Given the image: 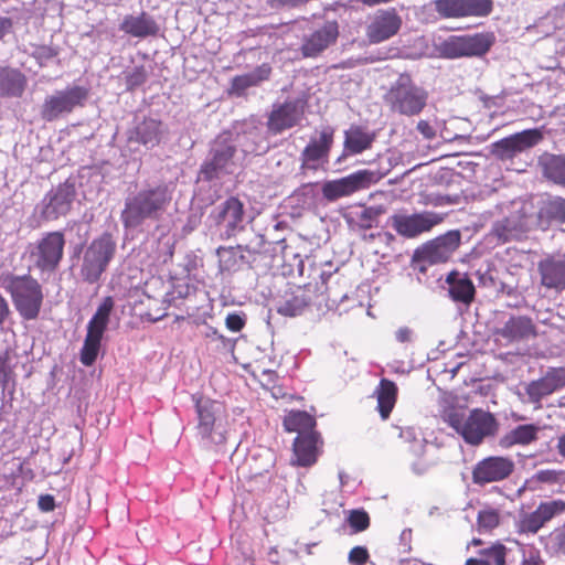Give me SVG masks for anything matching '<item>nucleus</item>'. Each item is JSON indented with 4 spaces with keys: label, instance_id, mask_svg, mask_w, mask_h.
Returning <instances> with one entry per match:
<instances>
[{
    "label": "nucleus",
    "instance_id": "26",
    "mask_svg": "<svg viewBox=\"0 0 565 565\" xmlns=\"http://www.w3.org/2000/svg\"><path fill=\"white\" fill-rule=\"evenodd\" d=\"M114 249H85L82 276L87 282H96L113 258Z\"/></svg>",
    "mask_w": 565,
    "mask_h": 565
},
{
    "label": "nucleus",
    "instance_id": "17",
    "mask_svg": "<svg viewBox=\"0 0 565 565\" xmlns=\"http://www.w3.org/2000/svg\"><path fill=\"white\" fill-rule=\"evenodd\" d=\"M220 236L230 238L244 227V205L236 198H230L215 212Z\"/></svg>",
    "mask_w": 565,
    "mask_h": 565
},
{
    "label": "nucleus",
    "instance_id": "32",
    "mask_svg": "<svg viewBox=\"0 0 565 565\" xmlns=\"http://www.w3.org/2000/svg\"><path fill=\"white\" fill-rule=\"evenodd\" d=\"M120 29L136 38L156 35L159 31V26L154 19L145 12L139 15H127L124 19Z\"/></svg>",
    "mask_w": 565,
    "mask_h": 565
},
{
    "label": "nucleus",
    "instance_id": "30",
    "mask_svg": "<svg viewBox=\"0 0 565 565\" xmlns=\"http://www.w3.org/2000/svg\"><path fill=\"white\" fill-rule=\"evenodd\" d=\"M446 282L449 285V296L454 301L465 305H470L473 301L476 288L468 276L451 271L448 274Z\"/></svg>",
    "mask_w": 565,
    "mask_h": 565
},
{
    "label": "nucleus",
    "instance_id": "14",
    "mask_svg": "<svg viewBox=\"0 0 565 565\" xmlns=\"http://www.w3.org/2000/svg\"><path fill=\"white\" fill-rule=\"evenodd\" d=\"M542 134L537 129L523 130L491 145V153L501 160H509L537 145Z\"/></svg>",
    "mask_w": 565,
    "mask_h": 565
},
{
    "label": "nucleus",
    "instance_id": "62",
    "mask_svg": "<svg viewBox=\"0 0 565 565\" xmlns=\"http://www.w3.org/2000/svg\"><path fill=\"white\" fill-rule=\"evenodd\" d=\"M520 565H544V561L537 551L530 552L524 556Z\"/></svg>",
    "mask_w": 565,
    "mask_h": 565
},
{
    "label": "nucleus",
    "instance_id": "56",
    "mask_svg": "<svg viewBox=\"0 0 565 565\" xmlns=\"http://www.w3.org/2000/svg\"><path fill=\"white\" fill-rule=\"evenodd\" d=\"M64 234L61 232H52L43 237L38 247H64Z\"/></svg>",
    "mask_w": 565,
    "mask_h": 565
},
{
    "label": "nucleus",
    "instance_id": "43",
    "mask_svg": "<svg viewBox=\"0 0 565 565\" xmlns=\"http://www.w3.org/2000/svg\"><path fill=\"white\" fill-rule=\"evenodd\" d=\"M525 391L532 403H539L543 397L555 392L545 375L530 382Z\"/></svg>",
    "mask_w": 565,
    "mask_h": 565
},
{
    "label": "nucleus",
    "instance_id": "59",
    "mask_svg": "<svg viewBox=\"0 0 565 565\" xmlns=\"http://www.w3.org/2000/svg\"><path fill=\"white\" fill-rule=\"evenodd\" d=\"M417 130L427 140H433L436 137V129L427 120H419L417 122Z\"/></svg>",
    "mask_w": 565,
    "mask_h": 565
},
{
    "label": "nucleus",
    "instance_id": "35",
    "mask_svg": "<svg viewBox=\"0 0 565 565\" xmlns=\"http://www.w3.org/2000/svg\"><path fill=\"white\" fill-rule=\"evenodd\" d=\"M316 418L305 411H291L284 418V428L288 433L298 435L316 431Z\"/></svg>",
    "mask_w": 565,
    "mask_h": 565
},
{
    "label": "nucleus",
    "instance_id": "7",
    "mask_svg": "<svg viewBox=\"0 0 565 565\" xmlns=\"http://www.w3.org/2000/svg\"><path fill=\"white\" fill-rule=\"evenodd\" d=\"M88 97L87 88L83 86H70L65 89L56 90L47 96L42 106V117L52 121L63 114L71 113L74 108L83 106Z\"/></svg>",
    "mask_w": 565,
    "mask_h": 565
},
{
    "label": "nucleus",
    "instance_id": "11",
    "mask_svg": "<svg viewBox=\"0 0 565 565\" xmlns=\"http://www.w3.org/2000/svg\"><path fill=\"white\" fill-rule=\"evenodd\" d=\"M445 218V214L423 211L413 214H395L392 216V226L397 234L414 238L423 233L429 232L433 227L440 224Z\"/></svg>",
    "mask_w": 565,
    "mask_h": 565
},
{
    "label": "nucleus",
    "instance_id": "49",
    "mask_svg": "<svg viewBox=\"0 0 565 565\" xmlns=\"http://www.w3.org/2000/svg\"><path fill=\"white\" fill-rule=\"evenodd\" d=\"M438 249H415L412 257V267L419 273H425L427 266L435 263L434 255Z\"/></svg>",
    "mask_w": 565,
    "mask_h": 565
},
{
    "label": "nucleus",
    "instance_id": "20",
    "mask_svg": "<svg viewBox=\"0 0 565 565\" xmlns=\"http://www.w3.org/2000/svg\"><path fill=\"white\" fill-rule=\"evenodd\" d=\"M541 285L558 292L565 290V254L554 253L537 264Z\"/></svg>",
    "mask_w": 565,
    "mask_h": 565
},
{
    "label": "nucleus",
    "instance_id": "28",
    "mask_svg": "<svg viewBox=\"0 0 565 565\" xmlns=\"http://www.w3.org/2000/svg\"><path fill=\"white\" fill-rule=\"evenodd\" d=\"M271 74L269 64H262L253 71L235 76L231 82L230 94L243 96L247 89L259 86Z\"/></svg>",
    "mask_w": 565,
    "mask_h": 565
},
{
    "label": "nucleus",
    "instance_id": "51",
    "mask_svg": "<svg viewBox=\"0 0 565 565\" xmlns=\"http://www.w3.org/2000/svg\"><path fill=\"white\" fill-rule=\"evenodd\" d=\"M280 257L286 262L287 274H292L296 270L302 273L305 267L303 259L299 254L295 253V249H280Z\"/></svg>",
    "mask_w": 565,
    "mask_h": 565
},
{
    "label": "nucleus",
    "instance_id": "64",
    "mask_svg": "<svg viewBox=\"0 0 565 565\" xmlns=\"http://www.w3.org/2000/svg\"><path fill=\"white\" fill-rule=\"evenodd\" d=\"M425 203L434 205V206H445V205L451 204L452 201L450 200L449 196L436 195V196H429Z\"/></svg>",
    "mask_w": 565,
    "mask_h": 565
},
{
    "label": "nucleus",
    "instance_id": "37",
    "mask_svg": "<svg viewBox=\"0 0 565 565\" xmlns=\"http://www.w3.org/2000/svg\"><path fill=\"white\" fill-rule=\"evenodd\" d=\"M544 175L554 183L565 185V156H544L541 159Z\"/></svg>",
    "mask_w": 565,
    "mask_h": 565
},
{
    "label": "nucleus",
    "instance_id": "52",
    "mask_svg": "<svg viewBox=\"0 0 565 565\" xmlns=\"http://www.w3.org/2000/svg\"><path fill=\"white\" fill-rule=\"evenodd\" d=\"M298 202H301L302 206L305 209H311L315 204V200L317 198V192L315 190V186L311 184L303 185L300 188L295 196Z\"/></svg>",
    "mask_w": 565,
    "mask_h": 565
},
{
    "label": "nucleus",
    "instance_id": "12",
    "mask_svg": "<svg viewBox=\"0 0 565 565\" xmlns=\"http://www.w3.org/2000/svg\"><path fill=\"white\" fill-rule=\"evenodd\" d=\"M515 463L510 457L489 456L478 461L472 469V482L486 486L508 479L514 471Z\"/></svg>",
    "mask_w": 565,
    "mask_h": 565
},
{
    "label": "nucleus",
    "instance_id": "47",
    "mask_svg": "<svg viewBox=\"0 0 565 565\" xmlns=\"http://www.w3.org/2000/svg\"><path fill=\"white\" fill-rule=\"evenodd\" d=\"M347 523L353 533H361L370 527L371 519L363 509H353L348 512Z\"/></svg>",
    "mask_w": 565,
    "mask_h": 565
},
{
    "label": "nucleus",
    "instance_id": "16",
    "mask_svg": "<svg viewBox=\"0 0 565 565\" xmlns=\"http://www.w3.org/2000/svg\"><path fill=\"white\" fill-rule=\"evenodd\" d=\"M402 26V18L395 9L379 10L369 18L366 38L377 44L394 36Z\"/></svg>",
    "mask_w": 565,
    "mask_h": 565
},
{
    "label": "nucleus",
    "instance_id": "63",
    "mask_svg": "<svg viewBox=\"0 0 565 565\" xmlns=\"http://www.w3.org/2000/svg\"><path fill=\"white\" fill-rule=\"evenodd\" d=\"M395 338L401 343L411 342L413 338V331L408 327H402L395 332Z\"/></svg>",
    "mask_w": 565,
    "mask_h": 565
},
{
    "label": "nucleus",
    "instance_id": "33",
    "mask_svg": "<svg viewBox=\"0 0 565 565\" xmlns=\"http://www.w3.org/2000/svg\"><path fill=\"white\" fill-rule=\"evenodd\" d=\"M540 427L534 424L519 425L505 433L499 440V445L503 449L512 448L513 446H527L539 438Z\"/></svg>",
    "mask_w": 565,
    "mask_h": 565
},
{
    "label": "nucleus",
    "instance_id": "58",
    "mask_svg": "<svg viewBox=\"0 0 565 565\" xmlns=\"http://www.w3.org/2000/svg\"><path fill=\"white\" fill-rule=\"evenodd\" d=\"M38 507L42 512H51L55 509V499L52 494H42L39 497Z\"/></svg>",
    "mask_w": 565,
    "mask_h": 565
},
{
    "label": "nucleus",
    "instance_id": "21",
    "mask_svg": "<svg viewBox=\"0 0 565 565\" xmlns=\"http://www.w3.org/2000/svg\"><path fill=\"white\" fill-rule=\"evenodd\" d=\"M303 116V104L300 100H288L275 106L268 118V130L280 134L298 125Z\"/></svg>",
    "mask_w": 565,
    "mask_h": 565
},
{
    "label": "nucleus",
    "instance_id": "38",
    "mask_svg": "<svg viewBox=\"0 0 565 565\" xmlns=\"http://www.w3.org/2000/svg\"><path fill=\"white\" fill-rule=\"evenodd\" d=\"M241 152L244 154H263L269 149L268 141L257 131L244 135L239 140Z\"/></svg>",
    "mask_w": 565,
    "mask_h": 565
},
{
    "label": "nucleus",
    "instance_id": "5",
    "mask_svg": "<svg viewBox=\"0 0 565 565\" xmlns=\"http://www.w3.org/2000/svg\"><path fill=\"white\" fill-rule=\"evenodd\" d=\"M428 92L416 85L409 75L402 74L386 94L392 111L404 116H416L426 107Z\"/></svg>",
    "mask_w": 565,
    "mask_h": 565
},
{
    "label": "nucleus",
    "instance_id": "1",
    "mask_svg": "<svg viewBox=\"0 0 565 565\" xmlns=\"http://www.w3.org/2000/svg\"><path fill=\"white\" fill-rule=\"evenodd\" d=\"M198 417V435L207 446L226 444L228 434L227 412L225 406L211 398L193 396Z\"/></svg>",
    "mask_w": 565,
    "mask_h": 565
},
{
    "label": "nucleus",
    "instance_id": "24",
    "mask_svg": "<svg viewBox=\"0 0 565 565\" xmlns=\"http://www.w3.org/2000/svg\"><path fill=\"white\" fill-rule=\"evenodd\" d=\"M166 132L167 128L161 120L145 118L130 132L129 141H136L147 149H152L161 142Z\"/></svg>",
    "mask_w": 565,
    "mask_h": 565
},
{
    "label": "nucleus",
    "instance_id": "27",
    "mask_svg": "<svg viewBox=\"0 0 565 565\" xmlns=\"http://www.w3.org/2000/svg\"><path fill=\"white\" fill-rule=\"evenodd\" d=\"M508 548L501 541H494L478 550L475 556L468 557L463 565H508Z\"/></svg>",
    "mask_w": 565,
    "mask_h": 565
},
{
    "label": "nucleus",
    "instance_id": "54",
    "mask_svg": "<svg viewBox=\"0 0 565 565\" xmlns=\"http://www.w3.org/2000/svg\"><path fill=\"white\" fill-rule=\"evenodd\" d=\"M370 559V553L365 546H354L348 554V562L351 565H365Z\"/></svg>",
    "mask_w": 565,
    "mask_h": 565
},
{
    "label": "nucleus",
    "instance_id": "23",
    "mask_svg": "<svg viewBox=\"0 0 565 565\" xmlns=\"http://www.w3.org/2000/svg\"><path fill=\"white\" fill-rule=\"evenodd\" d=\"M529 226L530 220L525 215L520 216L518 221L514 217H508L494 224L489 234L490 243L502 245L512 241H520Z\"/></svg>",
    "mask_w": 565,
    "mask_h": 565
},
{
    "label": "nucleus",
    "instance_id": "41",
    "mask_svg": "<svg viewBox=\"0 0 565 565\" xmlns=\"http://www.w3.org/2000/svg\"><path fill=\"white\" fill-rule=\"evenodd\" d=\"M36 266L42 271H52L56 268L63 256V249H38L35 254Z\"/></svg>",
    "mask_w": 565,
    "mask_h": 565
},
{
    "label": "nucleus",
    "instance_id": "42",
    "mask_svg": "<svg viewBox=\"0 0 565 565\" xmlns=\"http://www.w3.org/2000/svg\"><path fill=\"white\" fill-rule=\"evenodd\" d=\"M536 511L541 515L543 522L546 524L554 518L565 513V501L562 499L541 501L536 507Z\"/></svg>",
    "mask_w": 565,
    "mask_h": 565
},
{
    "label": "nucleus",
    "instance_id": "3",
    "mask_svg": "<svg viewBox=\"0 0 565 565\" xmlns=\"http://www.w3.org/2000/svg\"><path fill=\"white\" fill-rule=\"evenodd\" d=\"M446 422L463 440L472 446L480 445L486 438L493 437L499 430L495 416L482 408H473L468 417L456 411L447 414Z\"/></svg>",
    "mask_w": 565,
    "mask_h": 565
},
{
    "label": "nucleus",
    "instance_id": "36",
    "mask_svg": "<svg viewBox=\"0 0 565 565\" xmlns=\"http://www.w3.org/2000/svg\"><path fill=\"white\" fill-rule=\"evenodd\" d=\"M374 137V134H370L361 127H351L345 131L344 147L351 153H361L371 147Z\"/></svg>",
    "mask_w": 565,
    "mask_h": 565
},
{
    "label": "nucleus",
    "instance_id": "25",
    "mask_svg": "<svg viewBox=\"0 0 565 565\" xmlns=\"http://www.w3.org/2000/svg\"><path fill=\"white\" fill-rule=\"evenodd\" d=\"M494 335H499L508 342L521 341L537 335L536 326L533 320L526 316H513L503 327L494 331Z\"/></svg>",
    "mask_w": 565,
    "mask_h": 565
},
{
    "label": "nucleus",
    "instance_id": "2",
    "mask_svg": "<svg viewBox=\"0 0 565 565\" xmlns=\"http://www.w3.org/2000/svg\"><path fill=\"white\" fill-rule=\"evenodd\" d=\"M0 286L11 296L15 310L24 320L39 317L44 295L36 279L29 275L0 277Z\"/></svg>",
    "mask_w": 565,
    "mask_h": 565
},
{
    "label": "nucleus",
    "instance_id": "6",
    "mask_svg": "<svg viewBox=\"0 0 565 565\" xmlns=\"http://www.w3.org/2000/svg\"><path fill=\"white\" fill-rule=\"evenodd\" d=\"M113 308V298H104L103 302L98 306L96 312L88 321L87 333L79 356L82 364L85 366L93 365L97 359L102 339L107 329Z\"/></svg>",
    "mask_w": 565,
    "mask_h": 565
},
{
    "label": "nucleus",
    "instance_id": "10",
    "mask_svg": "<svg viewBox=\"0 0 565 565\" xmlns=\"http://www.w3.org/2000/svg\"><path fill=\"white\" fill-rule=\"evenodd\" d=\"M492 45V36L484 33L454 35L441 44V53L447 58L481 56Z\"/></svg>",
    "mask_w": 565,
    "mask_h": 565
},
{
    "label": "nucleus",
    "instance_id": "4",
    "mask_svg": "<svg viewBox=\"0 0 565 565\" xmlns=\"http://www.w3.org/2000/svg\"><path fill=\"white\" fill-rule=\"evenodd\" d=\"M171 196L166 186L142 190L126 200L121 218L126 227H136L147 218H157Z\"/></svg>",
    "mask_w": 565,
    "mask_h": 565
},
{
    "label": "nucleus",
    "instance_id": "18",
    "mask_svg": "<svg viewBox=\"0 0 565 565\" xmlns=\"http://www.w3.org/2000/svg\"><path fill=\"white\" fill-rule=\"evenodd\" d=\"M333 142V130L324 128L320 131L318 138H312L302 150L301 168L307 170H317L328 162L329 152Z\"/></svg>",
    "mask_w": 565,
    "mask_h": 565
},
{
    "label": "nucleus",
    "instance_id": "48",
    "mask_svg": "<svg viewBox=\"0 0 565 565\" xmlns=\"http://www.w3.org/2000/svg\"><path fill=\"white\" fill-rule=\"evenodd\" d=\"M460 238L461 232L451 230L436 239L425 243L422 247H458L461 243Z\"/></svg>",
    "mask_w": 565,
    "mask_h": 565
},
{
    "label": "nucleus",
    "instance_id": "45",
    "mask_svg": "<svg viewBox=\"0 0 565 565\" xmlns=\"http://www.w3.org/2000/svg\"><path fill=\"white\" fill-rule=\"evenodd\" d=\"M500 524V513L498 510L488 508L480 510L477 516L479 532H491Z\"/></svg>",
    "mask_w": 565,
    "mask_h": 565
},
{
    "label": "nucleus",
    "instance_id": "15",
    "mask_svg": "<svg viewBox=\"0 0 565 565\" xmlns=\"http://www.w3.org/2000/svg\"><path fill=\"white\" fill-rule=\"evenodd\" d=\"M373 181V172L361 170L338 180L327 181L322 185V195L327 201H337L367 188Z\"/></svg>",
    "mask_w": 565,
    "mask_h": 565
},
{
    "label": "nucleus",
    "instance_id": "9",
    "mask_svg": "<svg viewBox=\"0 0 565 565\" xmlns=\"http://www.w3.org/2000/svg\"><path fill=\"white\" fill-rule=\"evenodd\" d=\"M241 159L234 146L216 141L212 149V158L201 168L200 178L213 180L223 174H232L239 167Z\"/></svg>",
    "mask_w": 565,
    "mask_h": 565
},
{
    "label": "nucleus",
    "instance_id": "46",
    "mask_svg": "<svg viewBox=\"0 0 565 565\" xmlns=\"http://www.w3.org/2000/svg\"><path fill=\"white\" fill-rule=\"evenodd\" d=\"M463 18L487 17L492 10V0H462Z\"/></svg>",
    "mask_w": 565,
    "mask_h": 565
},
{
    "label": "nucleus",
    "instance_id": "40",
    "mask_svg": "<svg viewBox=\"0 0 565 565\" xmlns=\"http://www.w3.org/2000/svg\"><path fill=\"white\" fill-rule=\"evenodd\" d=\"M561 480V472L552 469L536 471L531 478L526 479L524 488L530 491H536L543 483L555 484Z\"/></svg>",
    "mask_w": 565,
    "mask_h": 565
},
{
    "label": "nucleus",
    "instance_id": "57",
    "mask_svg": "<svg viewBox=\"0 0 565 565\" xmlns=\"http://www.w3.org/2000/svg\"><path fill=\"white\" fill-rule=\"evenodd\" d=\"M225 324L228 330L239 332L245 326V320L237 313H230L225 319Z\"/></svg>",
    "mask_w": 565,
    "mask_h": 565
},
{
    "label": "nucleus",
    "instance_id": "50",
    "mask_svg": "<svg viewBox=\"0 0 565 565\" xmlns=\"http://www.w3.org/2000/svg\"><path fill=\"white\" fill-rule=\"evenodd\" d=\"M14 377V366L11 363V354L8 350L0 352V386L6 388Z\"/></svg>",
    "mask_w": 565,
    "mask_h": 565
},
{
    "label": "nucleus",
    "instance_id": "39",
    "mask_svg": "<svg viewBox=\"0 0 565 565\" xmlns=\"http://www.w3.org/2000/svg\"><path fill=\"white\" fill-rule=\"evenodd\" d=\"M545 526V523L541 519V515L536 509L532 512L523 513L520 515L516 522V532L519 534H536L541 529Z\"/></svg>",
    "mask_w": 565,
    "mask_h": 565
},
{
    "label": "nucleus",
    "instance_id": "53",
    "mask_svg": "<svg viewBox=\"0 0 565 565\" xmlns=\"http://www.w3.org/2000/svg\"><path fill=\"white\" fill-rule=\"evenodd\" d=\"M544 375L554 391L565 387V366L548 367Z\"/></svg>",
    "mask_w": 565,
    "mask_h": 565
},
{
    "label": "nucleus",
    "instance_id": "44",
    "mask_svg": "<svg viewBox=\"0 0 565 565\" xmlns=\"http://www.w3.org/2000/svg\"><path fill=\"white\" fill-rule=\"evenodd\" d=\"M435 10L445 19L463 18L462 0H435Z\"/></svg>",
    "mask_w": 565,
    "mask_h": 565
},
{
    "label": "nucleus",
    "instance_id": "60",
    "mask_svg": "<svg viewBox=\"0 0 565 565\" xmlns=\"http://www.w3.org/2000/svg\"><path fill=\"white\" fill-rule=\"evenodd\" d=\"M326 290L328 292L327 300L332 303L342 302L349 298L348 290L337 292L332 286H326Z\"/></svg>",
    "mask_w": 565,
    "mask_h": 565
},
{
    "label": "nucleus",
    "instance_id": "31",
    "mask_svg": "<svg viewBox=\"0 0 565 565\" xmlns=\"http://www.w3.org/2000/svg\"><path fill=\"white\" fill-rule=\"evenodd\" d=\"M398 387L392 380L382 379L374 391L377 401L376 409L383 420L388 419L397 402Z\"/></svg>",
    "mask_w": 565,
    "mask_h": 565
},
{
    "label": "nucleus",
    "instance_id": "13",
    "mask_svg": "<svg viewBox=\"0 0 565 565\" xmlns=\"http://www.w3.org/2000/svg\"><path fill=\"white\" fill-rule=\"evenodd\" d=\"M322 287L323 284L317 281L297 286L286 292L284 300L277 306V312L285 317L301 315L308 306L316 303L319 297L323 296V292H320Z\"/></svg>",
    "mask_w": 565,
    "mask_h": 565
},
{
    "label": "nucleus",
    "instance_id": "22",
    "mask_svg": "<svg viewBox=\"0 0 565 565\" xmlns=\"http://www.w3.org/2000/svg\"><path fill=\"white\" fill-rule=\"evenodd\" d=\"M321 445L322 440L318 431L298 435L292 444L295 460L291 463L298 467L315 465L319 455V446Z\"/></svg>",
    "mask_w": 565,
    "mask_h": 565
},
{
    "label": "nucleus",
    "instance_id": "19",
    "mask_svg": "<svg viewBox=\"0 0 565 565\" xmlns=\"http://www.w3.org/2000/svg\"><path fill=\"white\" fill-rule=\"evenodd\" d=\"M338 36V22L327 21L322 26L303 36L300 52L303 57H318L335 43Z\"/></svg>",
    "mask_w": 565,
    "mask_h": 565
},
{
    "label": "nucleus",
    "instance_id": "8",
    "mask_svg": "<svg viewBox=\"0 0 565 565\" xmlns=\"http://www.w3.org/2000/svg\"><path fill=\"white\" fill-rule=\"evenodd\" d=\"M76 192L72 183L65 182L52 189L35 206L34 214L45 221L57 220L65 216L73 204Z\"/></svg>",
    "mask_w": 565,
    "mask_h": 565
},
{
    "label": "nucleus",
    "instance_id": "55",
    "mask_svg": "<svg viewBox=\"0 0 565 565\" xmlns=\"http://www.w3.org/2000/svg\"><path fill=\"white\" fill-rule=\"evenodd\" d=\"M147 73L143 67H134L126 73V85L128 89H134L145 83Z\"/></svg>",
    "mask_w": 565,
    "mask_h": 565
},
{
    "label": "nucleus",
    "instance_id": "61",
    "mask_svg": "<svg viewBox=\"0 0 565 565\" xmlns=\"http://www.w3.org/2000/svg\"><path fill=\"white\" fill-rule=\"evenodd\" d=\"M184 258H185V263L184 264H181V263H178L177 265L179 267H182L183 271L184 273H191L193 269L196 268L198 266V259H196V256L193 255V253H186L184 255Z\"/></svg>",
    "mask_w": 565,
    "mask_h": 565
},
{
    "label": "nucleus",
    "instance_id": "29",
    "mask_svg": "<svg viewBox=\"0 0 565 565\" xmlns=\"http://www.w3.org/2000/svg\"><path fill=\"white\" fill-rule=\"evenodd\" d=\"M537 222L542 230L552 224L565 223V199L552 196L542 201L537 213Z\"/></svg>",
    "mask_w": 565,
    "mask_h": 565
},
{
    "label": "nucleus",
    "instance_id": "34",
    "mask_svg": "<svg viewBox=\"0 0 565 565\" xmlns=\"http://www.w3.org/2000/svg\"><path fill=\"white\" fill-rule=\"evenodd\" d=\"M26 86L25 76L18 70L0 67V96L21 97Z\"/></svg>",
    "mask_w": 565,
    "mask_h": 565
}]
</instances>
